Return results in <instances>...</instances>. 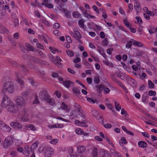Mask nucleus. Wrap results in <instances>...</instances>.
<instances>
[{"label": "nucleus", "instance_id": "nucleus-40", "mask_svg": "<svg viewBox=\"0 0 157 157\" xmlns=\"http://www.w3.org/2000/svg\"><path fill=\"white\" fill-rule=\"evenodd\" d=\"M30 89H29L23 92L22 93V95L25 97L27 96L29 93L30 92Z\"/></svg>", "mask_w": 157, "mask_h": 157}, {"label": "nucleus", "instance_id": "nucleus-61", "mask_svg": "<svg viewBox=\"0 0 157 157\" xmlns=\"http://www.w3.org/2000/svg\"><path fill=\"white\" fill-rule=\"evenodd\" d=\"M70 116L75 117L77 116L76 114H75V111H72L70 113Z\"/></svg>", "mask_w": 157, "mask_h": 157}, {"label": "nucleus", "instance_id": "nucleus-12", "mask_svg": "<svg viewBox=\"0 0 157 157\" xmlns=\"http://www.w3.org/2000/svg\"><path fill=\"white\" fill-rule=\"evenodd\" d=\"M11 127L16 129H20L22 127V124L18 122H11L10 123Z\"/></svg>", "mask_w": 157, "mask_h": 157}, {"label": "nucleus", "instance_id": "nucleus-49", "mask_svg": "<svg viewBox=\"0 0 157 157\" xmlns=\"http://www.w3.org/2000/svg\"><path fill=\"white\" fill-rule=\"evenodd\" d=\"M33 60L34 62L35 63H42L40 60L37 58H34Z\"/></svg>", "mask_w": 157, "mask_h": 157}, {"label": "nucleus", "instance_id": "nucleus-22", "mask_svg": "<svg viewBox=\"0 0 157 157\" xmlns=\"http://www.w3.org/2000/svg\"><path fill=\"white\" fill-rule=\"evenodd\" d=\"M110 151L111 153L115 157H121L120 154L119 153L115 151L113 149H111L110 150Z\"/></svg>", "mask_w": 157, "mask_h": 157}, {"label": "nucleus", "instance_id": "nucleus-19", "mask_svg": "<svg viewBox=\"0 0 157 157\" xmlns=\"http://www.w3.org/2000/svg\"><path fill=\"white\" fill-rule=\"evenodd\" d=\"M138 145L139 147H147V144L145 142L139 141L138 142Z\"/></svg>", "mask_w": 157, "mask_h": 157}, {"label": "nucleus", "instance_id": "nucleus-11", "mask_svg": "<svg viewBox=\"0 0 157 157\" xmlns=\"http://www.w3.org/2000/svg\"><path fill=\"white\" fill-rule=\"evenodd\" d=\"M86 148H77V151L76 153V155L77 157H84L82 152L86 150Z\"/></svg>", "mask_w": 157, "mask_h": 157}, {"label": "nucleus", "instance_id": "nucleus-32", "mask_svg": "<svg viewBox=\"0 0 157 157\" xmlns=\"http://www.w3.org/2000/svg\"><path fill=\"white\" fill-rule=\"evenodd\" d=\"M37 52L42 58H43L46 57V55L42 51L40 50H37Z\"/></svg>", "mask_w": 157, "mask_h": 157}, {"label": "nucleus", "instance_id": "nucleus-59", "mask_svg": "<svg viewBox=\"0 0 157 157\" xmlns=\"http://www.w3.org/2000/svg\"><path fill=\"white\" fill-rule=\"evenodd\" d=\"M28 128H30L31 130L36 131V128L35 127L33 124H30L28 126Z\"/></svg>", "mask_w": 157, "mask_h": 157}, {"label": "nucleus", "instance_id": "nucleus-47", "mask_svg": "<svg viewBox=\"0 0 157 157\" xmlns=\"http://www.w3.org/2000/svg\"><path fill=\"white\" fill-rule=\"evenodd\" d=\"M58 141V140L57 139H53L51 140L50 142L52 144H56L57 143Z\"/></svg>", "mask_w": 157, "mask_h": 157}, {"label": "nucleus", "instance_id": "nucleus-35", "mask_svg": "<svg viewBox=\"0 0 157 157\" xmlns=\"http://www.w3.org/2000/svg\"><path fill=\"white\" fill-rule=\"evenodd\" d=\"M148 85L150 89H152L155 86L154 84L150 80L148 81Z\"/></svg>", "mask_w": 157, "mask_h": 157}, {"label": "nucleus", "instance_id": "nucleus-20", "mask_svg": "<svg viewBox=\"0 0 157 157\" xmlns=\"http://www.w3.org/2000/svg\"><path fill=\"white\" fill-rule=\"evenodd\" d=\"M132 40H133V39H131L130 40L128 41L126 45V47L128 48H130L133 44V41Z\"/></svg>", "mask_w": 157, "mask_h": 157}, {"label": "nucleus", "instance_id": "nucleus-57", "mask_svg": "<svg viewBox=\"0 0 157 157\" xmlns=\"http://www.w3.org/2000/svg\"><path fill=\"white\" fill-rule=\"evenodd\" d=\"M93 9L97 13H99V10L97 6H96L94 5L92 7Z\"/></svg>", "mask_w": 157, "mask_h": 157}, {"label": "nucleus", "instance_id": "nucleus-13", "mask_svg": "<svg viewBox=\"0 0 157 157\" xmlns=\"http://www.w3.org/2000/svg\"><path fill=\"white\" fill-rule=\"evenodd\" d=\"M63 85L66 88H68L70 87L73 86L74 84L70 81H66L63 82Z\"/></svg>", "mask_w": 157, "mask_h": 157}, {"label": "nucleus", "instance_id": "nucleus-30", "mask_svg": "<svg viewBox=\"0 0 157 157\" xmlns=\"http://www.w3.org/2000/svg\"><path fill=\"white\" fill-rule=\"evenodd\" d=\"M115 106L116 110L119 111L121 109V106L117 102H115L114 103Z\"/></svg>", "mask_w": 157, "mask_h": 157}, {"label": "nucleus", "instance_id": "nucleus-1", "mask_svg": "<svg viewBox=\"0 0 157 157\" xmlns=\"http://www.w3.org/2000/svg\"><path fill=\"white\" fill-rule=\"evenodd\" d=\"M1 105L10 113H15L18 111L17 107L6 94L3 95Z\"/></svg>", "mask_w": 157, "mask_h": 157}, {"label": "nucleus", "instance_id": "nucleus-27", "mask_svg": "<svg viewBox=\"0 0 157 157\" xmlns=\"http://www.w3.org/2000/svg\"><path fill=\"white\" fill-rule=\"evenodd\" d=\"M147 99L148 98L147 96V94H144L142 97V101L144 103H147Z\"/></svg>", "mask_w": 157, "mask_h": 157}, {"label": "nucleus", "instance_id": "nucleus-7", "mask_svg": "<svg viewBox=\"0 0 157 157\" xmlns=\"http://www.w3.org/2000/svg\"><path fill=\"white\" fill-rule=\"evenodd\" d=\"M74 107L78 114L83 118H85L86 117L85 115H84V112L82 109L81 107L78 104L75 103Z\"/></svg>", "mask_w": 157, "mask_h": 157}, {"label": "nucleus", "instance_id": "nucleus-58", "mask_svg": "<svg viewBox=\"0 0 157 157\" xmlns=\"http://www.w3.org/2000/svg\"><path fill=\"white\" fill-rule=\"evenodd\" d=\"M94 81L95 83H99L100 82L99 78L98 77H95L94 78Z\"/></svg>", "mask_w": 157, "mask_h": 157}, {"label": "nucleus", "instance_id": "nucleus-63", "mask_svg": "<svg viewBox=\"0 0 157 157\" xmlns=\"http://www.w3.org/2000/svg\"><path fill=\"white\" fill-rule=\"evenodd\" d=\"M59 62L60 61H54V63L58 67H62V65L61 63H60Z\"/></svg>", "mask_w": 157, "mask_h": 157}, {"label": "nucleus", "instance_id": "nucleus-48", "mask_svg": "<svg viewBox=\"0 0 157 157\" xmlns=\"http://www.w3.org/2000/svg\"><path fill=\"white\" fill-rule=\"evenodd\" d=\"M103 93L104 94H108L110 92V90L108 88L106 87L104 89Z\"/></svg>", "mask_w": 157, "mask_h": 157}, {"label": "nucleus", "instance_id": "nucleus-51", "mask_svg": "<svg viewBox=\"0 0 157 157\" xmlns=\"http://www.w3.org/2000/svg\"><path fill=\"white\" fill-rule=\"evenodd\" d=\"M121 113L122 115H124L125 117H127V113L124 109H121Z\"/></svg>", "mask_w": 157, "mask_h": 157}, {"label": "nucleus", "instance_id": "nucleus-23", "mask_svg": "<svg viewBox=\"0 0 157 157\" xmlns=\"http://www.w3.org/2000/svg\"><path fill=\"white\" fill-rule=\"evenodd\" d=\"M28 80L32 86H35L38 85V83L34 81L33 79L29 78H28Z\"/></svg>", "mask_w": 157, "mask_h": 157}, {"label": "nucleus", "instance_id": "nucleus-9", "mask_svg": "<svg viewBox=\"0 0 157 157\" xmlns=\"http://www.w3.org/2000/svg\"><path fill=\"white\" fill-rule=\"evenodd\" d=\"M13 138L11 136L7 137L5 139L4 142V147H10L13 143Z\"/></svg>", "mask_w": 157, "mask_h": 157}, {"label": "nucleus", "instance_id": "nucleus-14", "mask_svg": "<svg viewBox=\"0 0 157 157\" xmlns=\"http://www.w3.org/2000/svg\"><path fill=\"white\" fill-rule=\"evenodd\" d=\"M95 88L97 92L101 93L103 90L104 86L102 84H100V85H97L95 86Z\"/></svg>", "mask_w": 157, "mask_h": 157}, {"label": "nucleus", "instance_id": "nucleus-52", "mask_svg": "<svg viewBox=\"0 0 157 157\" xmlns=\"http://www.w3.org/2000/svg\"><path fill=\"white\" fill-rule=\"evenodd\" d=\"M43 22L48 26H50V24L49 22L45 19H43Z\"/></svg>", "mask_w": 157, "mask_h": 157}, {"label": "nucleus", "instance_id": "nucleus-6", "mask_svg": "<svg viewBox=\"0 0 157 157\" xmlns=\"http://www.w3.org/2000/svg\"><path fill=\"white\" fill-rule=\"evenodd\" d=\"M15 102L17 105L20 106H25L26 104L25 99L21 95L18 96L17 97Z\"/></svg>", "mask_w": 157, "mask_h": 157}, {"label": "nucleus", "instance_id": "nucleus-53", "mask_svg": "<svg viewBox=\"0 0 157 157\" xmlns=\"http://www.w3.org/2000/svg\"><path fill=\"white\" fill-rule=\"evenodd\" d=\"M148 93L149 95L151 96L152 95L155 96L156 94V92L155 91L152 90L149 91Z\"/></svg>", "mask_w": 157, "mask_h": 157}, {"label": "nucleus", "instance_id": "nucleus-36", "mask_svg": "<svg viewBox=\"0 0 157 157\" xmlns=\"http://www.w3.org/2000/svg\"><path fill=\"white\" fill-rule=\"evenodd\" d=\"M97 51L101 55H103L104 53V50L100 46H98L97 47Z\"/></svg>", "mask_w": 157, "mask_h": 157}, {"label": "nucleus", "instance_id": "nucleus-55", "mask_svg": "<svg viewBox=\"0 0 157 157\" xmlns=\"http://www.w3.org/2000/svg\"><path fill=\"white\" fill-rule=\"evenodd\" d=\"M39 101L38 99V97L37 95H35V98L34 101H33L34 104H37L39 103Z\"/></svg>", "mask_w": 157, "mask_h": 157}, {"label": "nucleus", "instance_id": "nucleus-21", "mask_svg": "<svg viewBox=\"0 0 157 157\" xmlns=\"http://www.w3.org/2000/svg\"><path fill=\"white\" fill-rule=\"evenodd\" d=\"M132 40L134 42L133 44L134 45H136L138 47H142L143 46V45L141 42L136 41L134 39L133 40Z\"/></svg>", "mask_w": 157, "mask_h": 157}, {"label": "nucleus", "instance_id": "nucleus-45", "mask_svg": "<svg viewBox=\"0 0 157 157\" xmlns=\"http://www.w3.org/2000/svg\"><path fill=\"white\" fill-rule=\"evenodd\" d=\"M117 76L119 78H121L122 80L124 79V74L121 73H117Z\"/></svg>", "mask_w": 157, "mask_h": 157}, {"label": "nucleus", "instance_id": "nucleus-8", "mask_svg": "<svg viewBox=\"0 0 157 157\" xmlns=\"http://www.w3.org/2000/svg\"><path fill=\"white\" fill-rule=\"evenodd\" d=\"M0 128L5 132H10L11 130V128L10 126L1 120H0Z\"/></svg>", "mask_w": 157, "mask_h": 157}, {"label": "nucleus", "instance_id": "nucleus-54", "mask_svg": "<svg viewBox=\"0 0 157 157\" xmlns=\"http://www.w3.org/2000/svg\"><path fill=\"white\" fill-rule=\"evenodd\" d=\"M147 116L150 119H152L155 121H157V118L150 115L149 114L147 115Z\"/></svg>", "mask_w": 157, "mask_h": 157}, {"label": "nucleus", "instance_id": "nucleus-41", "mask_svg": "<svg viewBox=\"0 0 157 157\" xmlns=\"http://www.w3.org/2000/svg\"><path fill=\"white\" fill-rule=\"evenodd\" d=\"M73 16L75 18L79 17L80 16V14L77 12H74L72 13Z\"/></svg>", "mask_w": 157, "mask_h": 157}, {"label": "nucleus", "instance_id": "nucleus-17", "mask_svg": "<svg viewBox=\"0 0 157 157\" xmlns=\"http://www.w3.org/2000/svg\"><path fill=\"white\" fill-rule=\"evenodd\" d=\"M98 154V149L97 148H94L92 150L91 155L92 157H97Z\"/></svg>", "mask_w": 157, "mask_h": 157}, {"label": "nucleus", "instance_id": "nucleus-43", "mask_svg": "<svg viewBox=\"0 0 157 157\" xmlns=\"http://www.w3.org/2000/svg\"><path fill=\"white\" fill-rule=\"evenodd\" d=\"M145 150L148 153L152 152L154 150L153 148H146Z\"/></svg>", "mask_w": 157, "mask_h": 157}, {"label": "nucleus", "instance_id": "nucleus-62", "mask_svg": "<svg viewBox=\"0 0 157 157\" xmlns=\"http://www.w3.org/2000/svg\"><path fill=\"white\" fill-rule=\"evenodd\" d=\"M149 32L151 34H152L156 32V30L155 28H152L149 30Z\"/></svg>", "mask_w": 157, "mask_h": 157}, {"label": "nucleus", "instance_id": "nucleus-16", "mask_svg": "<svg viewBox=\"0 0 157 157\" xmlns=\"http://www.w3.org/2000/svg\"><path fill=\"white\" fill-rule=\"evenodd\" d=\"M134 8L137 13H138L141 10V7L138 2H136L134 4Z\"/></svg>", "mask_w": 157, "mask_h": 157}, {"label": "nucleus", "instance_id": "nucleus-60", "mask_svg": "<svg viewBox=\"0 0 157 157\" xmlns=\"http://www.w3.org/2000/svg\"><path fill=\"white\" fill-rule=\"evenodd\" d=\"M19 34L18 33H16L13 35L14 38L15 39H17L19 37Z\"/></svg>", "mask_w": 157, "mask_h": 157}, {"label": "nucleus", "instance_id": "nucleus-56", "mask_svg": "<svg viewBox=\"0 0 157 157\" xmlns=\"http://www.w3.org/2000/svg\"><path fill=\"white\" fill-rule=\"evenodd\" d=\"M36 47L39 48L44 50V47L43 45L40 43L36 44Z\"/></svg>", "mask_w": 157, "mask_h": 157}, {"label": "nucleus", "instance_id": "nucleus-5", "mask_svg": "<svg viewBox=\"0 0 157 157\" xmlns=\"http://www.w3.org/2000/svg\"><path fill=\"white\" fill-rule=\"evenodd\" d=\"M27 109L26 108L24 107L22 108L19 112V114L21 116V120L22 121L27 122L29 120L28 117V114L27 113Z\"/></svg>", "mask_w": 157, "mask_h": 157}, {"label": "nucleus", "instance_id": "nucleus-4", "mask_svg": "<svg viewBox=\"0 0 157 157\" xmlns=\"http://www.w3.org/2000/svg\"><path fill=\"white\" fill-rule=\"evenodd\" d=\"M38 151L39 153L44 152L45 157H50L54 153L53 148H39Z\"/></svg>", "mask_w": 157, "mask_h": 157}, {"label": "nucleus", "instance_id": "nucleus-46", "mask_svg": "<svg viewBox=\"0 0 157 157\" xmlns=\"http://www.w3.org/2000/svg\"><path fill=\"white\" fill-rule=\"evenodd\" d=\"M136 19L137 20V23L140 24L142 23V21L141 19L139 17H135Z\"/></svg>", "mask_w": 157, "mask_h": 157}, {"label": "nucleus", "instance_id": "nucleus-18", "mask_svg": "<svg viewBox=\"0 0 157 157\" xmlns=\"http://www.w3.org/2000/svg\"><path fill=\"white\" fill-rule=\"evenodd\" d=\"M74 36H73V37L75 39H78V38H81V36L78 31L74 30Z\"/></svg>", "mask_w": 157, "mask_h": 157}, {"label": "nucleus", "instance_id": "nucleus-15", "mask_svg": "<svg viewBox=\"0 0 157 157\" xmlns=\"http://www.w3.org/2000/svg\"><path fill=\"white\" fill-rule=\"evenodd\" d=\"M62 105L61 106V109L66 112H68L70 111V109L67 105H66L65 103L63 102L62 103Z\"/></svg>", "mask_w": 157, "mask_h": 157}, {"label": "nucleus", "instance_id": "nucleus-26", "mask_svg": "<svg viewBox=\"0 0 157 157\" xmlns=\"http://www.w3.org/2000/svg\"><path fill=\"white\" fill-rule=\"evenodd\" d=\"M96 118L98 121L101 124H103V118L102 116H99L98 115V117H97Z\"/></svg>", "mask_w": 157, "mask_h": 157}, {"label": "nucleus", "instance_id": "nucleus-38", "mask_svg": "<svg viewBox=\"0 0 157 157\" xmlns=\"http://www.w3.org/2000/svg\"><path fill=\"white\" fill-rule=\"evenodd\" d=\"M66 53L67 55L70 57H72L74 54V52L70 50H67Z\"/></svg>", "mask_w": 157, "mask_h": 157}, {"label": "nucleus", "instance_id": "nucleus-34", "mask_svg": "<svg viewBox=\"0 0 157 157\" xmlns=\"http://www.w3.org/2000/svg\"><path fill=\"white\" fill-rule=\"evenodd\" d=\"M41 4L43 5L46 6L49 8H53V6L52 4L50 3H42Z\"/></svg>", "mask_w": 157, "mask_h": 157}, {"label": "nucleus", "instance_id": "nucleus-33", "mask_svg": "<svg viewBox=\"0 0 157 157\" xmlns=\"http://www.w3.org/2000/svg\"><path fill=\"white\" fill-rule=\"evenodd\" d=\"M73 91L76 95H78L80 93V90L76 87H74L73 88Z\"/></svg>", "mask_w": 157, "mask_h": 157}, {"label": "nucleus", "instance_id": "nucleus-10", "mask_svg": "<svg viewBox=\"0 0 157 157\" xmlns=\"http://www.w3.org/2000/svg\"><path fill=\"white\" fill-rule=\"evenodd\" d=\"M16 75V81L19 84L21 87L22 88L24 87V82L22 80L23 77L19 73H17Z\"/></svg>", "mask_w": 157, "mask_h": 157}, {"label": "nucleus", "instance_id": "nucleus-44", "mask_svg": "<svg viewBox=\"0 0 157 157\" xmlns=\"http://www.w3.org/2000/svg\"><path fill=\"white\" fill-rule=\"evenodd\" d=\"M106 106L111 110L113 111L114 109V107L112 106V104L109 103H106L105 104Z\"/></svg>", "mask_w": 157, "mask_h": 157}, {"label": "nucleus", "instance_id": "nucleus-31", "mask_svg": "<svg viewBox=\"0 0 157 157\" xmlns=\"http://www.w3.org/2000/svg\"><path fill=\"white\" fill-rule=\"evenodd\" d=\"M75 133L78 135H81L83 134L84 131L82 129L78 128L75 130Z\"/></svg>", "mask_w": 157, "mask_h": 157}, {"label": "nucleus", "instance_id": "nucleus-3", "mask_svg": "<svg viewBox=\"0 0 157 157\" xmlns=\"http://www.w3.org/2000/svg\"><path fill=\"white\" fill-rule=\"evenodd\" d=\"M15 88L13 83L10 81L5 82L3 86L1 91V94H5V92L6 91L10 94H13L14 92Z\"/></svg>", "mask_w": 157, "mask_h": 157}, {"label": "nucleus", "instance_id": "nucleus-64", "mask_svg": "<svg viewBox=\"0 0 157 157\" xmlns=\"http://www.w3.org/2000/svg\"><path fill=\"white\" fill-rule=\"evenodd\" d=\"M124 24L127 27H129L130 25L129 24L128 21L127 20H124L123 21Z\"/></svg>", "mask_w": 157, "mask_h": 157}, {"label": "nucleus", "instance_id": "nucleus-24", "mask_svg": "<svg viewBox=\"0 0 157 157\" xmlns=\"http://www.w3.org/2000/svg\"><path fill=\"white\" fill-rule=\"evenodd\" d=\"M84 22L85 21L83 19L80 20L78 22L79 25L83 29L84 28L85 26L84 24Z\"/></svg>", "mask_w": 157, "mask_h": 157}, {"label": "nucleus", "instance_id": "nucleus-50", "mask_svg": "<svg viewBox=\"0 0 157 157\" xmlns=\"http://www.w3.org/2000/svg\"><path fill=\"white\" fill-rule=\"evenodd\" d=\"M143 15L144 17L147 20H149L150 19V17L148 12L147 13H144Z\"/></svg>", "mask_w": 157, "mask_h": 157}, {"label": "nucleus", "instance_id": "nucleus-2", "mask_svg": "<svg viewBox=\"0 0 157 157\" xmlns=\"http://www.w3.org/2000/svg\"><path fill=\"white\" fill-rule=\"evenodd\" d=\"M38 97L42 101L44 100L52 105H54L55 104V101L51 98L50 95L45 90H43L40 91L39 93Z\"/></svg>", "mask_w": 157, "mask_h": 157}, {"label": "nucleus", "instance_id": "nucleus-42", "mask_svg": "<svg viewBox=\"0 0 157 157\" xmlns=\"http://www.w3.org/2000/svg\"><path fill=\"white\" fill-rule=\"evenodd\" d=\"M101 157H112L111 155L109 153L105 152L103 153Z\"/></svg>", "mask_w": 157, "mask_h": 157}, {"label": "nucleus", "instance_id": "nucleus-37", "mask_svg": "<svg viewBox=\"0 0 157 157\" xmlns=\"http://www.w3.org/2000/svg\"><path fill=\"white\" fill-rule=\"evenodd\" d=\"M98 112L96 110H94L91 111V114L95 118L98 117Z\"/></svg>", "mask_w": 157, "mask_h": 157}, {"label": "nucleus", "instance_id": "nucleus-25", "mask_svg": "<svg viewBox=\"0 0 157 157\" xmlns=\"http://www.w3.org/2000/svg\"><path fill=\"white\" fill-rule=\"evenodd\" d=\"M126 143V141L124 137H122L121 140L119 141V144L121 146H122L123 145Z\"/></svg>", "mask_w": 157, "mask_h": 157}, {"label": "nucleus", "instance_id": "nucleus-29", "mask_svg": "<svg viewBox=\"0 0 157 157\" xmlns=\"http://www.w3.org/2000/svg\"><path fill=\"white\" fill-rule=\"evenodd\" d=\"M84 16L88 18H90V14L87 12L86 10L84 9H83L82 10Z\"/></svg>", "mask_w": 157, "mask_h": 157}, {"label": "nucleus", "instance_id": "nucleus-39", "mask_svg": "<svg viewBox=\"0 0 157 157\" xmlns=\"http://www.w3.org/2000/svg\"><path fill=\"white\" fill-rule=\"evenodd\" d=\"M64 13L65 17H67L69 18L71 17V14L69 11L66 10Z\"/></svg>", "mask_w": 157, "mask_h": 157}, {"label": "nucleus", "instance_id": "nucleus-28", "mask_svg": "<svg viewBox=\"0 0 157 157\" xmlns=\"http://www.w3.org/2000/svg\"><path fill=\"white\" fill-rule=\"evenodd\" d=\"M25 46L27 49L30 51H34V48L31 45L29 44H28L26 43Z\"/></svg>", "mask_w": 157, "mask_h": 157}]
</instances>
